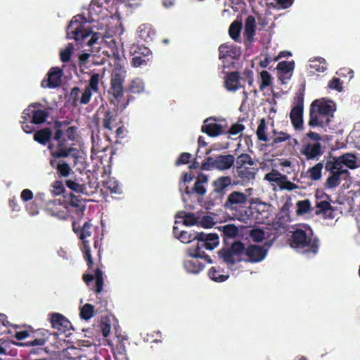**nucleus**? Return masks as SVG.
I'll return each mask as SVG.
<instances>
[{
  "instance_id": "c85d7f7f",
  "label": "nucleus",
  "mask_w": 360,
  "mask_h": 360,
  "mask_svg": "<svg viewBox=\"0 0 360 360\" xmlns=\"http://www.w3.org/2000/svg\"><path fill=\"white\" fill-rule=\"evenodd\" d=\"M238 183V182L236 181H232V179L229 176H221L212 182L213 190L225 195L226 188L231 185L236 186Z\"/></svg>"
},
{
  "instance_id": "e433bc0d",
  "label": "nucleus",
  "mask_w": 360,
  "mask_h": 360,
  "mask_svg": "<svg viewBox=\"0 0 360 360\" xmlns=\"http://www.w3.org/2000/svg\"><path fill=\"white\" fill-rule=\"evenodd\" d=\"M199 257H192L191 259H187L184 262V266L188 272L198 274L201 271L204 265L198 260Z\"/></svg>"
},
{
  "instance_id": "bb28decb",
  "label": "nucleus",
  "mask_w": 360,
  "mask_h": 360,
  "mask_svg": "<svg viewBox=\"0 0 360 360\" xmlns=\"http://www.w3.org/2000/svg\"><path fill=\"white\" fill-rule=\"evenodd\" d=\"M330 200H316V215L323 214L324 219H333L334 208L330 204Z\"/></svg>"
},
{
  "instance_id": "4be33fe9",
  "label": "nucleus",
  "mask_w": 360,
  "mask_h": 360,
  "mask_svg": "<svg viewBox=\"0 0 360 360\" xmlns=\"http://www.w3.org/2000/svg\"><path fill=\"white\" fill-rule=\"evenodd\" d=\"M294 68L295 62L293 60H283L278 63L276 67L278 78L281 82V84H285L290 79Z\"/></svg>"
},
{
  "instance_id": "338daca9",
  "label": "nucleus",
  "mask_w": 360,
  "mask_h": 360,
  "mask_svg": "<svg viewBox=\"0 0 360 360\" xmlns=\"http://www.w3.org/2000/svg\"><path fill=\"white\" fill-rule=\"evenodd\" d=\"M250 237L255 242H261L264 238V231L259 229H252L250 231Z\"/></svg>"
},
{
  "instance_id": "1a4fd4ad",
  "label": "nucleus",
  "mask_w": 360,
  "mask_h": 360,
  "mask_svg": "<svg viewBox=\"0 0 360 360\" xmlns=\"http://www.w3.org/2000/svg\"><path fill=\"white\" fill-rule=\"evenodd\" d=\"M293 107L290 112V119L296 130L303 129L304 93L298 91L294 98Z\"/></svg>"
},
{
  "instance_id": "c9c22d12",
  "label": "nucleus",
  "mask_w": 360,
  "mask_h": 360,
  "mask_svg": "<svg viewBox=\"0 0 360 360\" xmlns=\"http://www.w3.org/2000/svg\"><path fill=\"white\" fill-rule=\"evenodd\" d=\"M224 195L212 190L207 195L205 205L206 209L210 210L215 206H219L222 204Z\"/></svg>"
},
{
  "instance_id": "79ce46f5",
  "label": "nucleus",
  "mask_w": 360,
  "mask_h": 360,
  "mask_svg": "<svg viewBox=\"0 0 360 360\" xmlns=\"http://www.w3.org/2000/svg\"><path fill=\"white\" fill-rule=\"evenodd\" d=\"M49 116L47 111L44 110H32V115L31 120V124H40L46 120Z\"/></svg>"
},
{
  "instance_id": "20e7f679",
  "label": "nucleus",
  "mask_w": 360,
  "mask_h": 360,
  "mask_svg": "<svg viewBox=\"0 0 360 360\" xmlns=\"http://www.w3.org/2000/svg\"><path fill=\"white\" fill-rule=\"evenodd\" d=\"M125 77L124 69L120 65L115 66L110 75V88L108 91L111 103L117 105L122 99Z\"/></svg>"
},
{
  "instance_id": "3c124183",
  "label": "nucleus",
  "mask_w": 360,
  "mask_h": 360,
  "mask_svg": "<svg viewBox=\"0 0 360 360\" xmlns=\"http://www.w3.org/2000/svg\"><path fill=\"white\" fill-rule=\"evenodd\" d=\"M208 275L212 280L217 282L225 281L229 278L228 275L221 274L215 266H212L210 269Z\"/></svg>"
},
{
  "instance_id": "a211bd4d",
  "label": "nucleus",
  "mask_w": 360,
  "mask_h": 360,
  "mask_svg": "<svg viewBox=\"0 0 360 360\" xmlns=\"http://www.w3.org/2000/svg\"><path fill=\"white\" fill-rule=\"evenodd\" d=\"M323 153L322 145L319 142H307L300 150V153L305 156L307 160H319Z\"/></svg>"
},
{
  "instance_id": "bf43d9fd",
  "label": "nucleus",
  "mask_w": 360,
  "mask_h": 360,
  "mask_svg": "<svg viewBox=\"0 0 360 360\" xmlns=\"http://www.w3.org/2000/svg\"><path fill=\"white\" fill-rule=\"evenodd\" d=\"M81 93V89L78 86H74L70 93L69 99L71 101L72 105L77 106L80 104V97L79 94Z\"/></svg>"
},
{
  "instance_id": "cd10ccee",
  "label": "nucleus",
  "mask_w": 360,
  "mask_h": 360,
  "mask_svg": "<svg viewBox=\"0 0 360 360\" xmlns=\"http://www.w3.org/2000/svg\"><path fill=\"white\" fill-rule=\"evenodd\" d=\"M315 113L333 118L335 108L330 103L321 100H314L310 106H313Z\"/></svg>"
},
{
  "instance_id": "ea45409f",
  "label": "nucleus",
  "mask_w": 360,
  "mask_h": 360,
  "mask_svg": "<svg viewBox=\"0 0 360 360\" xmlns=\"http://www.w3.org/2000/svg\"><path fill=\"white\" fill-rule=\"evenodd\" d=\"M242 20H235L229 26V34L235 41H240V34L242 29Z\"/></svg>"
},
{
  "instance_id": "37998d69",
  "label": "nucleus",
  "mask_w": 360,
  "mask_h": 360,
  "mask_svg": "<svg viewBox=\"0 0 360 360\" xmlns=\"http://www.w3.org/2000/svg\"><path fill=\"white\" fill-rule=\"evenodd\" d=\"M323 167V164L322 162H318L312 167L309 168L307 171V174L310 179L312 181H318L321 179Z\"/></svg>"
},
{
  "instance_id": "58836bf2",
  "label": "nucleus",
  "mask_w": 360,
  "mask_h": 360,
  "mask_svg": "<svg viewBox=\"0 0 360 360\" xmlns=\"http://www.w3.org/2000/svg\"><path fill=\"white\" fill-rule=\"evenodd\" d=\"M255 18L252 15H248L245 22V33L246 39L252 41L255 34Z\"/></svg>"
},
{
  "instance_id": "680f3d73",
  "label": "nucleus",
  "mask_w": 360,
  "mask_h": 360,
  "mask_svg": "<svg viewBox=\"0 0 360 360\" xmlns=\"http://www.w3.org/2000/svg\"><path fill=\"white\" fill-rule=\"evenodd\" d=\"M65 184L68 186V188L79 193H84V191L86 189V187L84 184H79L71 179L67 180L65 181Z\"/></svg>"
},
{
  "instance_id": "052dcab7",
  "label": "nucleus",
  "mask_w": 360,
  "mask_h": 360,
  "mask_svg": "<svg viewBox=\"0 0 360 360\" xmlns=\"http://www.w3.org/2000/svg\"><path fill=\"white\" fill-rule=\"evenodd\" d=\"M73 49V44L71 43L68 44L66 48L60 52V60L63 63L69 62L70 60Z\"/></svg>"
},
{
  "instance_id": "603ef678",
  "label": "nucleus",
  "mask_w": 360,
  "mask_h": 360,
  "mask_svg": "<svg viewBox=\"0 0 360 360\" xmlns=\"http://www.w3.org/2000/svg\"><path fill=\"white\" fill-rule=\"evenodd\" d=\"M105 186L111 193L120 194L122 192L119 182L115 178H110L105 182Z\"/></svg>"
},
{
  "instance_id": "b1692460",
  "label": "nucleus",
  "mask_w": 360,
  "mask_h": 360,
  "mask_svg": "<svg viewBox=\"0 0 360 360\" xmlns=\"http://www.w3.org/2000/svg\"><path fill=\"white\" fill-rule=\"evenodd\" d=\"M314 106V105L310 106L309 108V119L308 122V125L311 128H324L328 127L333 118L328 117L325 115H319L318 113H315Z\"/></svg>"
},
{
  "instance_id": "39448f33",
  "label": "nucleus",
  "mask_w": 360,
  "mask_h": 360,
  "mask_svg": "<svg viewBox=\"0 0 360 360\" xmlns=\"http://www.w3.org/2000/svg\"><path fill=\"white\" fill-rule=\"evenodd\" d=\"M50 335L51 333L49 330L45 329H39L37 330H32L30 332L27 330L18 331L15 333L14 337L18 340L30 338V340L25 342L19 344L20 345L35 347L44 345Z\"/></svg>"
},
{
  "instance_id": "f257e3e1",
  "label": "nucleus",
  "mask_w": 360,
  "mask_h": 360,
  "mask_svg": "<svg viewBox=\"0 0 360 360\" xmlns=\"http://www.w3.org/2000/svg\"><path fill=\"white\" fill-rule=\"evenodd\" d=\"M86 18L83 15H75L66 30L68 39H73L82 47L86 44L92 46L100 39L101 34L95 32L90 27H86Z\"/></svg>"
},
{
  "instance_id": "aec40b11",
  "label": "nucleus",
  "mask_w": 360,
  "mask_h": 360,
  "mask_svg": "<svg viewBox=\"0 0 360 360\" xmlns=\"http://www.w3.org/2000/svg\"><path fill=\"white\" fill-rule=\"evenodd\" d=\"M62 76L63 70L60 68H51L47 74V79L42 80L41 86L50 89L60 86L62 83Z\"/></svg>"
},
{
  "instance_id": "a18cd8bd",
  "label": "nucleus",
  "mask_w": 360,
  "mask_h": 360,
  "mask_svg": "<svg viewBox=\"0 0 360 360\" xmlns=\"http://www.w3.org/2000/svg\"><path fill=\"white\" fill-rule=\"evenodd\" d=\"M200 232L197 231H181L179 240L183 243H190L191 242L197 240H198V236Z\"/></svg>"
},
{
  "instance_id": "5fc2aeb1",
  "label": "nucleus",
  "mask_w": 360,
  "mask_h": 360,
  "mask_svg": "<svg viewBox=\"0 0 360 360\" xmlns=\"http://www.w3.org/2000/svg\"><path fill=\"white\" fill-rule=\"evenodd\" d=\"M311 210V202L308 199L300 200L297 202V213L298 214H304Z\"/></svg>"
},
{
  "instance_id": "7c9ffc66",
  "label": "nucleus",
  "mask_w": 360,
  "mask_h": 360,
  "mask_svg": "<svg viewBox=\"0 0 360 360\" xmlns=\"http://www.w3.org/2000/svg\"><path fill=\"white\" fill-rule=\"evenodd\" d=\"M49 164L51 167L56 169L58 176L60 178L68 177L72 172L69 164L63 160L57 161V159H50Z\"/></svg>"
},
{
  "instance_id": "2f4dec72",
  "label": "nucleus",
  "mask_w": 360,
  "mask_h": 360,
  "mask_svg": "<svg viewBox=\"0 0 360 360\" xmlns=\"http://www.w3.org/2000/svg\"><path fill=\"white\" fill-rule=\"evenodd\" d=\"M240 77L238 72H231L229 73L225 79L224 85L226 89L230 91H235L238 89L240 85Z\"/></svg>"
},
{
  "instance_id": "473e14b6",
  "label": "nucleus",
  "mask_w": 360,
  "mask_h": 360,
  "mask_svg": "<svg viewBox=\"0 0 360 360\" xmlns=\"http://www.w3.org/2000/svg\"><path fill=\"white\" fill-rule=\"evenodd\" d=\"M330 160L332 161H335L336 160L341 165H345L351 169H354L357 167L356 158L352 153H347L339 157H331Z\"/></svg>"
},
{
  "instance_id": "ddd939ff",
  "label": "nucleus",
  "mask_w": 360,
  "mask_h": 360,
  "mask_svg": "<svg viewBox=\"0 0 360 360\" xmlns=\"http://www.w3.org/2000/svg\"><path fill=\"white\" fill-rule=\"evenodd\" d=\"M247 202V195L240 191H233L228 195L224 207L226 210L237 212L240 208L245 207Z\"/></svg>"
},
{
  "instance_id": "c756f323",
  "label": "nucleus",
  "mask_w": 360,
  "mask_h": 360,
  "mask_svg": "<svg viewBox=\"0 0 360 360\" xmlns=\"http://www.w3.org/2000/svg\"><path fill=\"white\" fill-rule=\"evenodd\" d=\"M257 172V168L250 165L236 169L237 177L240 178L242 184H247L254 180Z\"/></svg>"
},
{
  "instance_id": "412c9836",
  "label": "nucleus",
  "mask_w": 360,
  "mask_h": 360,
  "mask_svg": "<svg viewBox=\"0 0 360 360\" xmlns=\"http://www.w3.org/2000/svg\"><path fill=\"white\" fill-rule=\"evenodd\" d=\"M46 211L50 215L58 219H66L68 217L65 211V203L59 199L49 201L46 206Z\"/></svg>"
},
{
  "instance_id": "774afa93",
  "label": "nucleus",
  "mask_w": 360,
  "mask_h": 360,
  "mask_svg": "<svg viewBox=\"0 0 360 360\" xmlns=\"http://www.w3.org/2000/svg\"><path fill=\"white\" fill-rule=\"evenodd\" d=\"M328 87L330 89L341 92L343 89L342 82L340 81V78L333 77V79L328 82Z\"/></svg>"
},
{
  "instance_id": "9d476101",
  "label": "nucleus",
  "mask_w": 360,
  "mask_h": 360,
  "mask_svg": "<svg viewBox=\"0 0 360 360\" xmlns=\"http://www.w3.org/2000/svg\"><path fill=\"white\" fill-rule=\"evenodd\" d=\"M339 163L335 161H332L330 159L327 160L324 169L326 172H329V176L326 179L324 183V188L326 189H334L336 188L341 183V176L338 172Z\"/></svg>"
},
{
  "instance_id": "393cba45",
  "label": "nucleus",
  "mask_w": 360,
  "mask_h": 360,
  "mask_svg": "<svg viewBox=\"0 0 360 360\" xmlns=\"http://www.w3.org/2000/svg\"><path fill=\"white\" fill-rule=\"evenodd\" d=\"M51 323L53 328L57 329L61 333H65L72 328L70 321L65 316L59 313H53L51 314Z\"/></svg>"
},
{
  "instance_id": "8fccbe9b",
  "label": "nucleus",
  "mask_w": 360,
  "mask_h": 360,
  "mask_svg": "<svg viewBox=\"0 0 360 360\" xmlns=\"http://www.w3.org/2000/svg\"><path fill=\"white\" fill-rule=\"evenodd\" d=\"M143 82L139 78L133 79L129 86V91L131 94H140L143 92Z\"/></svg>"
},
{
  "instance_id": "4d7b16f0",
  "label": "nucleus",
  "mask_w": 360,
  "mask_h": 360,
  "mask_svg": "<svg viewBox=\"0 0 360 360\" xmlns=\"http://www.w3.org/2000/svg\"><path fill=\"white\" fill-rule=\"evenodd\" d=\"M278 186L281 188V190H287V191H292L298 188V186L295 184L288 180V177L286 175H283L281 177V180L280 181Z\"/></svg>"
},
{
  "instance_id": "f3484780",
  "label": "nucleus",
  "mask_w": 360,
  "mask_h": 360,
  "mask_svg": "<svg viewBox=\"0 0 360 360\" xmlns=\"http://www.w3.org/2000/svg\"><path fill=\"white\" fill-rule=\"evenodd\" d=\"M216 121V118L212 117L205 119L201 127V131L210 137L226 134V126L218 124Z\"/></svg>"
},
{
  "instance_id": "72a5a7b5",
  "label": "nucleus",
  "mask_w": 360,
  "mask_h": 360,
  "mask_svg": "<svg viewBox=\"0 0 360 360\" xmlns=\"http://www.w3.org/2000/svg\"><path fill=\"white\" fill-rule=\"evenodd\" d=\"M52 138L51 129L49 127L43 128L34 132L33 139L42 146L49 145Z\"/></svg>"
},
{
  "instance_id": "49530a36",
  "label": "nucleus",
  "mask_w": 360,
  "mask_h": 360,
  "mask_svg": "<svg viewBox=\"0 0 360 360\" xmlns=\"http://www.w3.org/2000/svg\"><path fill=\"white\" fill-rule=\"evenodd\" d=\"M253 166L254 161L251 156L248 153H242L236 158V169L241 168L243 166Z\"/></svg>"
},
{
  "instance_id": "5701e85b",
  "label": "nucleus",
  "mask_w": 360,
  "mask_h": 360,
  "mask_svg": "<svg viewBox=\"0 0 360 360\" xmlns=\"http://www.w3.org/2000/svg\"><path fill=\"white\" fill-rule=\"evenodd\" d=\"M135 55L131 59V65L134 68L146 66L152 60V52L147 47L139 48Z\"/></svg>"
},
{
  "instance_id": "2eb2a0df",
  "label": "nucleus",
  "mask_w": 360,
  "mask_h": 360,
  "mask_svg": "<svg viewBox=\"0 0 360 360\" xmlns=\"http://www.w3.org/2000/svg\"><path fill=\"white\" fill-rule=\"evenodd\" d=\"M99 81L100 75L98 73H93L89 80V84L85 86L84 91L80 96V104H88L91 98L92 92H99Z\"/></svg>"
},
{
  "instance_id": "6e6d98bb",
  "label": "nucleus",
  "mask_w": 360,
  "mask_h": 360,
  "mask_svg": "<svg viewBox=\"0 0 360 360\" xmlns=\"http://www.w3.org/2000/svg\"><path fill=\"white\" fill-rule=\"evenodd\" d=\"M273 133H274V136L272 142L271 143V146H274L278 143L285 141L290 139V136L288 134L283 132V131L278 132L276 130H274Z\"/></svg>"
},
{
  "instance_id": "6e6552de",
  "label": "nucleus",
  "mask_w": 360,
  "mask_h": 360,
  "mask_svg": "<svg viewBox=\"0 0 360 360\" xmlns=\"http://www.w3.org/2000/svg\"><path fill=\"white\" fill-rule=\"evenodd\" d=\"M219 243V239L217 233L200 232L196 246L195 248H190L188 250V254L190 257H200L199 250H201L202 248L212 250L216 248Z\"/></svg>"
},
{
  "instance_id": "0eeeda50",
  "label": "nucleus",
  "mask_w": 360,
  "mask_h": 360,
  "mask_svg": "<svg viewBox=\"0 0 360 360\" xmlns=\"http://www.w3.org/2000/svg\"><path fill=\"white\" fill-rule=\"evenodd\" d=\"M91 228L92 224L90 221H86L80 229L76 227L75 221L72 222V229L74 232L76 233L79 232V238L82 240V251L89 269L93 268L94 261L91 255V248L89 241L85 239L91 235Z\"/></svg>"
},
{
  "instance_id": "9b49d317",
  "label": "nucleus",
  "mask_w": 360,
  "mask_h": 360,
  "mask_svg": "<svg viewBox=\"0 0 360 360\" xmlns=\"http://www.w3.org/2000/svg\"><path fill=\"white\" fill-rule=\"evenodd\" d=\"M252 209L255 210V219L259 224H269L270 221L271 208L270 204L262 202L259 198L250 200Z\"/></svg>"
},
{
  "instance_id": "f03ea898",
  "label": "nucleus",
  "mask_w": 360,
  "mask_h": 360,
  "mask_svg": "<svg viewBox=\"0 0 360 360\" xmlns=\"http://www.w3.org/2000/svg\"><path fill=\"white\" fill-rule=\"evenodd\" d=\"M290 245L296 249H304L305 252L316 255L319 250V240L314 236L309 226L297 228L292 231Z\"/></svg>"
},
{
  "instance_id": "09e8293b",
  "label": "nucleus",
  "mask_w": 360,
  "mask_h": 360,
  "mask_svg": "<svg viewBox=\"0 0 360 360\" xmlns=\"http://www.w3.org/2000/svg\"><path fill=\"white\" fill-rule=\"evenodd\" d=\"M95 292L98 294L102 291L104 285L103 274L102 270L98 267L95 270Z\"/></svg>"
},
{
  "instance_id": "69168bd1",
  "label": "nucleus",
  "mask_w": 360,
  "mask_h": 360,
  "mask_svg": "<svg viewBox=\"0 0 360 360\" xmlns=\"http://www.w3.org/2000/svg\"><path fill=\"white\" fill-rule=\"evenodd\" d=\"M115 351L116 359H118L119 358L117 356V355H120L121 356L122 360H128V358L127 357V348L123 342H120L118 344H117L115 348Z\"/></svg>"
},
{
  "instance_id": "13d9d810",
  "label": "nucleus",
  "mask_w": 360,
  "mask_h": 360,
  "mask_svg": "<svg viewBox=\"0 0 360 360\" xmlns=\"http://www.w3.org/2000/svg\"><path fill=\"white\" fill-rule=\"evenodd\" d=\"M283 175L284 174H282L278 170L272 169L271 172L265 174L264 180L269 182L276 183L278 185Z\"/></svg>"
},
{
  "instance_id": "a19ab883",
  "label": "nucleus",
  "mask_w": 360,
  "mask_h": 360,
  "mask_svg": "<svg viewBox=\"0 0 360 360\" xmlns=\"http://www.w3.org/2000/svg\"><path fill=\"white\" fill-rule=\"evenodd\" d=\"M221 229L224 236V240L225 243H227L226 240L228 238H234L239 233L238 228L234 224H226L221 226Z\"/></svg>"
},
{
  "instance_id": "c03bdc74",
  "label": "nucleus",
  "mask_w": 360,
  "mask_h": 360,
  "mask_svg": "<svg viewBox=\"0 0 360 360\" xmlns=\"http://www.w3.org/2000/svg\"><path fill=\"white\" fill-rule=\"evenodd\" d=\"M310 68L315 70L318 72H323L327 69V63L323 58L317 57L310 60Z\"/></svg>"
},
{
  "instance_id": "7ed1b4c3",
  "label": "nucleus",
  "mask_w": 360,
  "mask_h": 360,
  "mask_svg": "<svg viewBox=\"0 0 360 360\" xmlns=\"http://www.w3.org/2000/svg\"><path fill=\"white\" fill-rule=\"evenodd\" d=\"M53 140L56 143H49L47 147L51 159L66 158L70 156L77 159L78 150L70 144L64 136H61L60 132L53 134Z\"/></svg>"
},
{
  "instance_id": "dca6fc26",
  "label": "nucleus",
  "mask_w": 360,
  "mask_h": 360,
  "mask_svg": "<svg viewBox=\"0 0 360 360\" xmlns=\"http://www.w3.org/2000/svg\"><path fill=\"white\" fill-rule=\"evenodd\" d=\"M98 113H101L103 115L102 120L103 127L111 131L116 126L117 114L114 113L110 110H105L103 106H101L96 114L94 116V121L96 126L99 125L100 117H98Z\"/></svg>"
},
{
  "instance_id": "4c0bfd02",
  "label": "nucleus",
  "mask_w": 360,
  "mask_h": 360,
  "mask_svg": "<svg viewBox=\"0 0 360 360\" xmlns=\"http://www.w3.org/2000/svg\"><path fill=\"white\" fill-rule=\"evenodd\" d=\"M176 219H183V224L187 226H193L198 224V218L195 213L179 211L176 215Z\"/></svg>"
},
{
  "instance_id": "4468645a",
  "label": "nucleus",
  "mask_w": 360,
  "mask_h": 360,
  "mask_svg": "<svg viewBox=\"0 0 360 360\" xmlns=\"http://www.w3.org/2000/svg\"><path fill=\"white\" fill-rule=\"evenodd\" d=\"M267 255V250L263 246L251 244L245 248L242 262L246 263H257L262 262Z\"/></svg>"
},
{
  "instance_id": "f8f14e48",
  "label": "nucleus",
  "mask_w": 360,
  "mask_h": 360,
  "mask_svg": "<svg viewBox=\"0 0 360 360\" xmlns=\"http://www.w3.org/2000/svg\"><path fill=\"white\" fill-rule=\"evenodd\" d=\"M86 209L84 201L80 198L73 194L70 195L69 200L65 202V211L73 218L80 219L84 215Z\"/></svg>"
},
{
  "instance_id": "6ab92c4d",
  "label": "nucleus",
  "mask_w": 360,
  "mask_h": 360,
  "mask_svg": "<svg viewBox=\"0 0 360 360\" xmlns=\"http://www.w3.org/2000/svg\"><path fill=\"white\" fill-rule=\"evenodd\" d=\"M207 175L203 173H199L195 179L193 187L192 188H189L188 186H186L185 188V193L188 196H191L193 194H196L202 197L207 192L206 186L207 185Z\"/></svg>"
},
{
  "instance_id": "e2e57ef3",
  "label": "nucleus",
  "mask_w": 360,
  "mask_h": 360,
  "mask_svg": "<svg viewBox=\"0 0 360 360\" xmlns=\"http://www.w3.org/2000/svg\"><path fill=\"white\" fill-rule=\"evenodd\" d=\"M262 82L259 86L260 90H263L267 86H269L272 83V77L266 70H262L260 72Z\"/></svg>"
},
{
  "instance_id": "a878e982",
  "label": "nucleus",
  "mask_w": 360,
  "mask_h": 360,
  "mask_svg": "<svg viewBox=\"0 0 360 360\" xmlns=\"http://www.w3.org/2000/svg\"><path fill=\"white\" fill-rule=\"evenodd\" d=\"M241 55V49L240 47L228 44H222L219 47V59L230 57L233 59H238Z\"/></svg>"
},
{
  "instance_id": "0e129e2a",
  "label": "nucleus",
  "mask_w": 360,
  "mask_h": 360,
  "mask_svg": "<svg viewBox=\"0 0 360 360\" xmlns=\"http://www.w3.org/2000/svg\"><path fill=\"white\" fill-rule=\"evenodd\" d=\"M41 104L39 103H31L28 108H25L22 113V121L27 122V120L30 118L32 120V108H35L37 107L41 106Z\"/></svg>"
},
{
  "instance_id": "de8ad7c7",
  "label": "nucleus",
  "mask_w": 360,
  "mask_h": 360,
  "mask_svg": "<svg viewBox=\"0 0 360 360\" xmlns=\"http://www.w3.org/2000/svg\"><path fill=\"white\" fill-rule=\"evenodd\" d=\"M79 315L82 319H90L94 315V307L89 303L85 304L80 308Z\"/></svg>"
},
{
  "instance_id": "864d4df0",
  "label": "nucleus",
  "mask_w": 360,
  "mask_h": 360,
  "mask_svg": "<svg viewBox=\"0 0 360 360\" xmlns=\"http://www.w3.org/2000/svg\"><path fill=\"white\" fill-rule=\"evenodd\" d=\"M266 120L264 118H262L259 120V123L256 131L258 140L263 141H266L268 140L267 136L266 134Z\"/></svg>"
},
{
  "instance_id": "f704fd0d",
  "label": "nucleus",
  "mask_w": 360,
  "mask_h": 360,
  "mask_svg": "<svg viewBox=\"0 0 360 360\" xmlns=\"http://www.w3.org/2000/svg\"><path fill=\"white\" fill-rule=\"evenodd\" d=\"M235 158L233 155H219L216 157V169L226 170L234 164Z\"/></svg>"
},
{
  "instance_id": "423d86ee",
  "label": "nucleus",
  "mask_w": 360,
  "mask_h": 360,
  "mask_svg": "<svg viewBox=\"0 0 360 360\" xmlns=\"http://www.w3.org/2000/svg\"><path fill=\"white\" fill-rule=\"evenodd\" d=\"M245 251V244L240 240H237L232 243L229 248H222L218 251V255L226 264L233 266L243 261L241 256L244 255Z\"/></svg>"
}]
</instances>
